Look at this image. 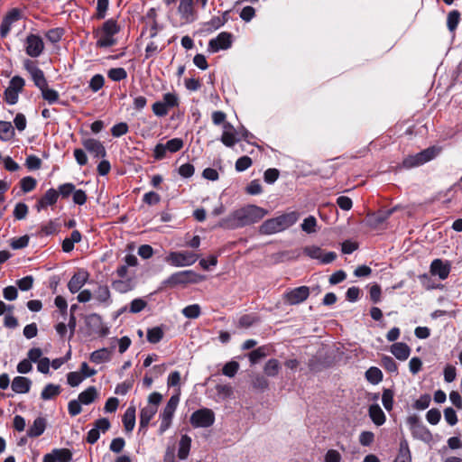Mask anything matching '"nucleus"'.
I'll list each match as a JSON object with an SVG mask.
<instances>
[{
	"label": "nucleus",
	"instance_id": "nucleus-47",
	"mask_svg": "<svg viewBox=\"0 0 462 462\" xmlns=\"http://www.w3.org/2000/svg\"><path fill=\"white\" fill-rule=\"evenodd\" d=\"M317 219L313 216L307 217L300 225L302 231L307 234H312L316 231Z\"/></svg>",
	"mask_w": 462,
	"mask_h": 462
},
{
	"label": "nucleus",
	"instance_id": "nucleus-55",
	"mask_svg": "<svg viewBox=\"0 0 462 462\" xmlns=\"http://www.w3.org/2000/svg\"><path fill=\"white\" fill-rule=\"evenodd\" d=\"M20 184L22 190L24 193H28L36 187L37 181L35 179L28 175L21 180Z\"/></svg>",
	"mask_w": 462,
	"mask_h": 462
},
{
	"label": "nucleus",
	"instance_id": "nucleus-21",
	"mask_svg": "<svg viewBox=\"0 0 462 462\" xmlns=\"http://www.w3.org/2000/svg\"><path fill=\"white\" fill-rule=\"evenodd\" d=\"M26 69L29 71L34 85L39 88H45L48 85L43 71L38 67L34 66L32 62L28 61L25 64Z\"/></svg>",
	"mask_w": 462,
	"mask_h": 462
},
{
	"label": "nucleus",
	"instance_id": "nucleus-27",
	"mask_svg": "<svg viewBox=\"0 0 462 462\" xmlns=\"http://www.w3.org/2000/svg\"><path fill=\"white\" fill-rule=\"evenodd\" d=\"M179 402H180L179 394L171 395V398L169 399V401L167 402V404L164 407L163 411L161 412L160 418H165V419L172 420V418L174 416V412L177 409Z\"/></svg>",
	"mask_w": 462,
	"mask_h": 462
},
{
	"label": "nucleus",
	"instance_id": "nucleus-34",
	"mask_svg": "<svg viewBox=\"0 0 462 462\" xmlns=\"http://www.w3.org/2000/svg\"><path fill=\"white\" fill-rule=\"evenodd\" d=\"M61 393V387L59 384L48 383L41 393V398L43 401H49L58 396Z\"/></svg>",
	"mask_w": 462,
	"mask_h": 462
},
{
	"label": "nucleus",
	"instance_id": "nucleus-9",
	"mask_svg": "<svg viewBox=\"0 0 462 462\" xmlns=\"http://www.w3.org/2000/svg\"><path fill=\"white\" fill-rule=\"evenodd\" d=\"M439 151L440 149L435 146L429 147L415 155L408 156L403 160L402 163L406 168L422 165L435 158L439 154Z\"/></svg>",
	"mask_w": 462,
	"mask_h": 462
},
{
	"label": "nucleus",
	"instance_id": "nucleus-45",
	"mask_svg": "<svg viewBox=\"0 0 462 462\" xmlns=\"http://www.w3.org/2000/svg\"><path fill=\"white\" fill-rule=\"evenodd\" d=\"M201 313V309L199 304L188 305L182 310V314L188 319H197Z\"/></svg>",
	"mask_w": 462,
	"mask_h": 462
},
{
	"label": "nucleus",
	"instance_id": "nucleus-31",
	"mask_svg": "<svg viewBox=\"0 0 462 462\" xmlns=\"http://www.w3.org/2000/svg\"><path fill=\"white\" fill-rule=\"evenodd\" d=\"M393 462H411V454L406 439L400 441L398 454Z\"/></svg>",
	"mask_w": 462,
	"mask_h": 462
},
{
	"label": "nucleus",
	"instance_id": "nucleus-32",
	"mask_svg": "<svg viewBox=\"0 0 462 462\" xmlns=\"http://www.w3.org/2000/svg\"><path fill=\"white\" fill-rule=\"evenodd\" d=\"M191 446V438L188 436L187 434H184L180 437V442H179V449H178V457L180 460H185L190 450Z\"/></svg>",
	"mask_w": 462,
	"mask_h": 462
},
{
	"label": "nucleus",
	"instance_id": "nucleus-35",
	"mask_svg": "<svg viewBox=\"0 0 462 462\" xmlns=\"http://www.w3.org/2000/svg\"><path fill=\"white\" fill-rule=\"evenodd\" d=\"M217 226L225 229H236L241 227L240 220L236 216V210L228 217L222 218L218 222Z\"/></svg>",
	"mask_w": 462,
	"mask_h": 462
},
{
	"label": "nucleus",
	"instance_id": "nucleus-16",
	"mask_svg": "<svg viewBox=\"0 0 462 462\" xmlns=\"http://www.w3.org/2000/svg\"><path fill=\"white\" fill-rule=\"evenodd\" d=\"M44 45L38 35L30 34L26 39V53L31 57H38L42 54Z\"/></svg>",
	"mask_w": 462,
	"mask_h": 462
},
{
	"label": "nucleus",
	"instance_id": "nucleus-63",
	"mask_svg": "<svg viewBox=\"0 0 462 462\" xmlns=\"http://www.w3.org/2000/svg\"><path fill=\"white\" fill-rule=\"evenodd\" d=\"M441 419L440 411L437 408L429 410L426 413V420L431 425H437Z\"/></svg>",
	"mask_w": 462,
	"mask_h": 462
},
{
	"label": "nucleus",
	"instance_id": "nucleus-17",
	"mask_svg": "<svg viewBox=\"0 0 462 462\" xmlns=\"http://www.w3.org/2000/svg\"><path fill=\"white\" fill-rule=\"evenodd\" d=\"M20 18L21 12L16 8L12 9L6 14L0 25V34L3 38L7 36L11 30L12 24L17 22Z\"/></svg>",
	"mask_w": 462,
	"mask_h": 462
},
{
	"label": "nucleus",
	"instance_id": "nucleus-52",
	"mask_svg": "<svg viewBox=\"0 0 462 462\" xmlns=\"http://www.w3.org/2000/svg\"><path fill=\"white\" fill-rule=\"evenodd\" d=\"M42 160L35 155H29L25 159V166L28 171H34L41 169Z\"/></svg>",
	"mask_w": 462,
	"mask_h": 462
},
{
	"label": "nucleus",
	"instance_id": "nucleus-10",
	"mask_svg": "<svg viewBox=\"0 0 462 462\" xmlns=\"http://www.w3.org/2000/svg\"><path fill=\"white\" fill-rule=\"evenodd\" d=\"M85 325L88 329V336L97 335L99 337H106L109 334V328L104 326L99 314L92 313L85 316Z\"/></svg>",
	"mask_w": 462,
	"mask_h": 462
},
{
	"label": "nucleus",
	"instance_id": "nucleus-19",
	"mask_svg": "<svg viewBox=\"0 0 462 462\" xmlns=\"http://www.w3.org/2000/svg\"><path fill=\"white\" fill-rule=\"evenodd\" d=\"M59 199V192L57 189L51 188L47 189L44 193V195L40 198L35 205V208L38 212L41 210L46 208L49 206H53L56 204L57 200Z\"/></svg>",
	"mask_w": 462,
	"mask_h": 462
},
{
	"label": "nucleus",
	"instance_id": "nucleus-8",
	"mask_svg": "<svg viewBox=\"0 0 462 462\" xmlns=\"http://www.w3.org/2000/svg\"><path fill=\"white\" fill-rule=\"evenodd\" d=\"M439 151L440 149L435 146L429 147L415 155L408 156L403 160L402 163L406 168L422 165L435 158L439 154Z\"/></svg>",
	"mask_w": 462,
	"mask_h": 462
},
{
	"label": "nucleus",
	"instance_id": "nucleus-2",
	"mask_svg": "<svg viewBox=\"0 0 462 462\" xmlns=\"http://www.w3.org/2000/svg\"><path fill=\"white\" fill-rule=\"evenodd\" d=\"M120 26L114 19L106 21L101 27L94 30L93 34L97 39L96 45L98 48H108L116 44V35L119 32Z\"/></svg>",
	"mask_w": 462,
	"mask_h": 462
},
{
	"label": "nucleus",
	"instance_id": "nucleus-14",
	"mask_svg": "<svg viewBox=\"0 0 462 462\" xmlns=\"http://www.w3.org/2000/svg\"><path fill=\"white\" fill-rule=\"evenodd\" d=\"M450 270V263L439 258L434 259L430 266L431 275L438 276L442 281L448 277Z\"/></svg>",
	"mask_w": 462,
	"mask_h": 462
},
{
	"label": "nucleus",
	"instance_id": "nucleus-28",
	"mask_svg": "<svg viewBox=\"0 0 462 462\" xmlns=\"http://www.w3.org/2000/svg\"><path fill=\"white\" fill-rule=\"evenodd\" d=\"M178 12L186 22L192 21L194 14L193 0H180Z\"/></svg>",
	"mask_w": 462,
	"mask_h": 462
},
{
	"label": "nucleus",
	"instance_id": "nucleus-61",
	"mask_svg": "<svg viewBox=\"0 0 462 462\" xmlns=\"http://www.w3.org/2000/svg\"><path fill=\"white\" fill-rule=\"evenodd\" d=\"M75 189V185L73 183H64L60 184L57 191L59 192V197L60 196L62 199H67L70 195H72L73 191Z\"/></svg>",
	"mask_w": 462,
	"mask_h": 462
},
{
	"label": "nucleus",
	"instance_id": "nucleus-50",
	"mask_svg": "<svg viewBox=\"0 0 462 462\" xmlns=\"http://www.w3.org/2000/svg\"><path fill=\"white\" fill-rule=\"evenodd\" d=\"M431 397L428 393H424L420 396L418 400L414 402L412 404L413 408L416 410L423 411L426 410L430 404Z\"/></svg>",
	"mask_w": 462,
	"mask_h": 462
},
{
	"label": "nucleus",
	"instance_id": "nucleus-58",
	"mask_svg": "<svg viewBox=\"0 0 462 462\" xmlns=\"http://www.w3.org/2000/svg\"><path fill=\"white\" fill-rule=\"evenodd\" d=\"M85 377L79 372H69L67 374V383L71 387L79 386Z\"/></svg>",
	"mask_w": 462,
	"mask_h": 462
},
{
	"label": "nucleus",
	"instance_id": "nucleus-60",
	"mask_svg": "<svg viewBox=\"0 0 462 462\" xmlns=\"http://www.w3.org/2000/svg\"><path fill=\"white\" fill-rule=\"evenodd\" d=\"M147 306V302L142 298L134 299L130 302L129 311L131 313H139Z\"/></svg>",
	"mask_w": 462,
	"mask_h": 462
},
{
	"label": "nucleus",
	"instance_id": "nucleus-48",
	"mask_svg": "<svg viewBox=\"0 0 462 462\" xmlns=\"http://www.w3.org/2000/svg\"><path fill=\"white\" fill-rule=\"evenodd\" d=\"M382 365L389 373H398V365L395 360L390 356H383L382 357Z\"/></svg>",
	"mask_w": 462,
	"mask_h": 462
},
{
	"label": "nucleus",
	"instance_id": "nucleus-11",
	"mask_svg": "<svg viewBox=\"0 0 462 462\" xmlns=\"http://www.w3.org/2000/svg\"><path fill=\"white\" fill-rule=\"evenodd\" d=\"M215 421L214 412L208 408L194 411L190 416V423L194 428H208Z\"/></svg>",
	"mask_w": 462,
	"mask_h": 462
},
{
	"label": "nucleus",
	"instance_id": "nucleus-51",
	"mask_svg": "<svg viewBox=\"0 0 462 462\" xmlns=\"http://www.w3.org/2000/svg\"><path fill=\"white\" fill-rule=\"evenodd\" d=\"M107 76L114 81H120L127 77V73L124 68H114L108 70Z\"/></svg>",
	"mask_w": 462,
	"mask_h": 462
},
{
	"label": "nucleus",
	"instance_id": "nucleus-43",
	"mask_svg": "<svg viewBox=\"0 0 462 462\" xmlns=\"http://www.w3.org/2000/svg\"><path fill=\"white\" fill-rule=\"evenodd\" d=\"M52 455L56 457L58 462H70L73 458V454L69 448H54Z\"/></svg>",
	"mask_w": 462,
	"mask_h": 462
},
{
	"label": "nucleus",
	"instance_id": "nucleus-53",
	"mask_svg": "<svg viewBox=\"0 0 462 462\" xmlns=\"http://www.w3.org/2000/svg\"><path fill=\"white\" fill-rule=\"evenodd\" d=\"M239 369V364L236 361H229L223 366L222 373L227 377H234Z\"/></svg>",
	"mask_w": 462,
	"mask_h": 462
},
{
	"label": "nucleus",
	"instance_id": "nucleus-54",
	"mask_svg": "<svg viewBox=\"0 0 462 462\" xmlns=\"http://www.w3.org/2000/svg\"><path fill=\"white\" fill-rule=\"evenodd\" d=\"M30 236L28 235L22 236L11 240L10 245L14 250L25 248L29 244Z\"/></svg>",
	"mask_w": 462,
	"mask_h": 462
},
{
	"label": "nucleus",
	"instance_id": "nucleus-44",
	"mask_svg": "<svg viewBox=\"0 0 462 462\" xmlns=\"http://www.w3.org/2000/svg\"><path fill=\"white\" fill-rule=\"evenodd\" d=\"M42 92V96L44 100L48 101L50 104H53L59 99V93L51 88H49L48 85L45 88L40 89Z\"/></svg>",
	"mask_w": 462,
	"mask_h": 462
},
{
	"label": "nucleus",
	"instance_id": "nucleus-62",
	"mask_svg": "<svg viewBox=\"0 0 462 462\" xmlns=\"http://www.w3.org/2000/svg\"><path fill=\"white\" fill-rule=\"evenodd\" d=\"M370 300L374 304L381 301L382 290L378 283H374L369 288Z\"/></svg>",
	"mask_w": 462,
	"mask_h": 462
},
{
	"label": "nucleus",
	"instance_id": "nucleus-3",
	"mask_svg": "<svg viewBox=\"0 0 462 462\" xmlns=\"http://www.w3.org/2000/svg\"><path fill=\"white\" fill-rule=\"evenodd\" d=\"M201 279L202 276L192 270L180 271L172 273L167 279L163 280L158 290H162L164 287L168 286L175 287L181 284L197 283Z\"/></svg>",
	"mask_w": 462,
	"mask_h": 462
},
{
	"label": "nucleus",
	"instance_id": "nucleus-59",
	"mask_svg": "<svg viewBox=\"0 0 462 462\" xmlns=\"http://www.w3.org/2000/svg\"><path fill=\"white\" fill-rule=\"evenodd\" d=\"M34 279L32 275H27L16 281V285L22 291H27L32 289Z\"/></svg>",
	"mask_w": 462,
	"mask_h": 462
},
{
	"label": "nucleus",
	"instance_id": "nucleus-22",
	"mask_svg": "<svg viewBox=\"0 0 462 462\" xmlns=\"http://www.w3.org/2000/svg\"><path fill=\"white\" fill-rule=\"evenodd\" d=\"M157 412L156 407L146 406L140 411L139 415V431H146V429Z\"/></svg>",
	"mask_w": 462,
	"mask_h": 462
},
{
	"label": "nucleus",
	"instance_id": "nucleus-46",
	"mask_svg": "<svg viewBox=\"0 0 462 462\" xmlns=\"http://www.w3.org/2000/svg\"><path fill=\"white\" fill-rule=\"evenodd\" d=\"M237 132H226L222 133L221 142L226 147H233L237 142H239V138H237Z\"/></svg>",
	"mask_w": 462,
	"mask_h": 462
},
{
	"label": "nucleus",
	"instance_id": "nucleus-57",
	"mask_svg": "<svg viewBox=\"0 0 462 462\" xmlns=\"http://www.w3.org/2000/svg\"><path fill=\"white\" fill-rule=\"evenodd\" d=\"M303 253L311 259L320 260L323 251L318 245H309L303 248Z\"/></svg>",
	"mask_w": 462,
	"mask_h": 462
},
{
	"label": "nucleus",
	"instance_id": "nucleus-40",
	"mask_svg": "<svg viewBox=\"0 0 462 462\" xmlns=\"http://www.w3.org/2000/svg\"><path fill=\"white\" fill-rule=\"evenodd\" d=\"M14 136V129L10 122L0 121V139L9 141Z\"/></svg>",
	"mask_w": 462,
	"mask_h": 462
},
{
	"label": "nucleus",
	"instance_id": "nucleus-7",
	"mask_svg": "<svg viewBox=\"0 0 462 462\" xmlns=\"http://www.w3.org/2000/svg\"><path fill=\"white\" fill-rule=\"evenodd\" d=\"M439 151L440 149L435 146L429 147L415 155L408 156L403 160L402 163L406 168L422 165L435 158L439 154Z\"/></svg>",
	"mask_w": 462,
	"mask_h": 462
},
{
	"label": "nucleus",
	"instance_id": "nucleus-64",
	"mask_svg": "<svg viewBox=\"0 0 462 462\" xmlns=\"http://www.w3.org/2000/svg\"><path fill=\"white\" fill-rule=\"evenodd\" d=\"M28 213V207L25 203L23 202H19L15 205L14 207V217L17 219V220H22L23 219L26 215Z\"/></svg>",
	"mask_w": 462,
	"mask_h": 462
},
{
	"label": "nucleus",
	"instance_id": "nucleus-5",
	"mask_svg": "<svg viewBox=\"0 0 462 462\" xmlns=\"http://www.w3.org/2000/svg\"><path fill=\"white\" fill-rule=\"evenodd\" d=\"M406 423L409 426L411 435L424 443L430 444L433 436L430 430L421 422L419 416L416 414L411 415L407 418Z\"/></svg>",
	"mask_w": 462,
	"mask_h": 462
},
{
	"label": "nucleus",
	"instance_id": "nucleus-39",
	"mask_svg": "<svg viewBox=\"0 0 462 462\" xmlns=\"http://www.w3.org/2000/svg\"><path fill=\"white\" fill-rule=\"evenodd\" d=\"M112 288L119 293H126L134 289L131 279L116 280L112 282Z\"/></svg>",
	"mask_w": 462,
	"mask_h": 462
},
{
	"label": "nucleus",
	"instance_id": "nucleus-13",
	"mask_svg": "<svg viewBox=\"0 0 462 462\" xmlns=\"http://www.w3.org/2000/svg\"><path fill=\"white\" fill-rule=\"evenodd\" d=\"M232 45V34L226 32H220L216 38L208 42V50L211 52H217L220 50H226Z\"/></svg>",
	"mask_w": 462,
	"mask_h": 462
},
{
	"label": "nucleus",
	"instance_id": "nucleus-6",
	"mask_svg": "<svg viewBox=\"0 0 462 462\" xmlns=\"http://www.w3.org/2000/svg\"><path fill=\"white\" fill-rule=\"evenodd\" d=\"M197 260L198 254L190 251H173L165 257L166 263L174 267L190 266Z\"/></svg>",
	"mask_w": 462,
	"mask_h": 462
},
{
	"label": "nucleus",
	"instance_id": "nucleus-30",
	"mask_svg": "<svg viewBox=\"0 0 462 462\" xmlns=\"http://www.w3.org/2000/svg\"><path fill=\"white\" fill-rule=\"evenodd\" d=\"M135 412H136L135 407L134 405H130L126 409V411H125V413L123 415L122 421H123V424H124V427H125V430L126 432L133 431V430L135 426V420H136Z\"/></svg>",
	"mask_w": 462,
	"mask_h": 462
},
{
	"label": "nucleus",
	"instance_id": "nucleus-24",
	"mask_svg": "<svg viewBox=\"0 0 462 462\" xmlns=\"http://www.w3.org/2000/svg\"><path fill=\"white\" fill-rule=\"evenodd\" d=\"M391 353L401 361L408 359L411 355V347L403 342L393 343L390 347Z\"/></svg>",
	"mask_w": 462,
	"mask_h": 462
},
{
	"label": "nucleus",
	"instance_id": "nucleus-23",
	"mask_svg": "<svg viewBox=\"0 0 462 462\" xmlns=\"http://www.w3.org/2000/svg\"><path fill=\"white\" fill-rule=\"evenodd\" d=\"M32 386V381L28 377L15 376L11 383V388L15 393H27Z\"/></svg>",
	"mask_w": 462,
	"mask_h": 462
},
{
	"label": "nucleus",
	"instance_id": "nucleus-49",
	"mask_svg": "<svg viewBox=\"0 0 462 462\" xmlns=\"http://www.w3.org/2000/svg\"><path fill=\"white\" fill-rule=\"evenodd\" d=\"M266 356L265 346H259L249 354V360L252 365H255Z\"/></svg>",
	"mask_w": 462,
	"mask_h": 462
},
{
	"label": "nucleus",
	"instance_id": "nucleus-26",
	"mask_svg": "<svg viewBox=\"0 0 462 462\" xmlns=\"http://www.w3.org/2000/svg\"><path fill=\"white\" fill-rule=\"evenodd\" d=\"M368 414L372 421L376 426H382L386 420L383 411L377 403H373L369 406Z\"/></svg>",
	"mask_w": 462,
	"mask_h": 462
},
{
	"label": "nucleus",
	"instance_id": "nucleus-29",
	"mask_svg": "<svg viewBox=\"0 0 462 462\" xmlns=\"http://www.w3.org/2000/svg\"><path fill=\"white\" fill-rule=\"evenodd\" d=\"M46 429V420L43 417H37L32 425L27 430V436L37 438L43 434Z\"/></svg>",
	"mask_w": 462,
	"mask_h": 462
},
{
	"label": "nucleus",
	"instance_id": "nucleus-33",
	"mask_svg": "<svg viewBox=\"0 0 462 462\" xmlns=\"http://www.w3.org/2000/svg\"><path fill=\"white\" fill-rule=\"evenodd\" d=\"M97 397V392L95 386H89L85 391L81 392L78 396V401L83 405L92 403Z\"/></svg>",
	"mask_w": 462,
	"mask_h": 462
},
{
	"label": "nucleus",
	"instance_id": "nucleus-41",
	"mask_svg": "<svg viewBox=\"0 0 462 462\" xmlns=\"http://www.w3.org/2000/svg\"><path fill=\"white\" fill-rule=\"evenodd\" d=\"M394 391L390 388H384L382 393V403L387 411H391L393 407Z\"/></svg>",
	"mask_w": 462,
	"mask_h": 462
},
{
	"label": "nucleus",
	"instance_id": "nucleus-25",
	"mask_svg": "<svg viewBox=\"0 0 462 462\" xmlns=\"http://www.w3.org/2000/svg\"><path fill=\"white\" fill-rule=\"evenodd\" d=\"M93 295L94 299L105 307H108L112 302L110 291L106 285H99Z\"/></svg>",
	"mask_w": 462,
	"mask_h": 462
},
{
	"label": "nucleus",
	"instance_id": "nucleus-4",
	"mask_svg": "<svg viewBox=\"0 0 462 462\" xmlns=\"http://www.w3.org/2000/svg\"><path fill=\"white\" fill-rule=\"evenodd\" d=\"M266 214L267 210L255 205H249L236 210V216L240 220L241 227L260 221Z\"/></svg>",
	"mask_w": 462,
	"mask_h": 462
},
{
	"label": "nucleus",
	"instance_id": "nucleus-1",
	"mask_svg": "<svg viewBox=\"0 0 462 462\" xmlns=\"http://www.w3.org/2000/svg\"><path fill=\"white\" fill-rule=\"evenodd\" d=\"M297 220L298 214L296 212L284 213L263 221L259 227V232L262 235H273L291 227Z\"/></svg>",
	"mask_w": 462,
	"mask_h": 462
},
{
	"label": "nucleus",
	"instance_id": "nucleus-15",
	"mask_svg": "<svg viewBox=\"0 0 462 462\" xmlns=\"http://www.w3.org/2000/svg\"><path fill=\"white\" fill-rule=\"evenodd\" d=\"M88 273L83 269L75 273L68 282L69 291L74 294L80 291L88 279Z\"/></svg>",
	"mask_w": 462,
	"mask_h": 462
},
{
	"label": "nucleus",
	"instance_id": "nucleus-12",
	"mask_svg": "<svg viewBox=\"0 0 462 462\" xmlns=\"http://www.w3.org/2000/svg\"><path fill=\"white\" fill-rule=\"evenodd\" d=\"M310 295V288L308 286H300L288 291L284 293V299L290 305H297L308 299Z\"/></svg>",
	"mask_w": 462,
	"mask_h": 462
},
{
	"label": "nucleus",
	"instance_id": "nucleus-18",
	"mask_svg": "<svg viewBox=\"0 0 462 462\" xmlns=\"http://www.w3.org/2000/svg\"><path fill=\"white\" fill-rule=\"evenodd\" d=\"M393 209L379 210L374 213L367 214L365 217V225L376 228L383 224L392 215Z\"/></svg>",
	"mask_w": 462,
	"mask_h": 462
},
{
	"label": "nucleus",
	"instance_id": "nucleus-56",
	"mask_svg": "<svg viewBox=\"0 0 462 462\" xmlns=\"http://www.w3.org/2000/svg\"><path fill=\"white\" fill-rule=\"evenodd\" d=\"M459 18H460V14L457 10L451 11L448 14L447 25H448V28L449 29V31L453 32L457 27V24L459 23Z\"/></svg>",
	"mask_w": 462,
	"mask_h": 462
},
{
	"label": "nucleus",
	"instance_id": "nucleus-42",
	"mask_svg": "<svg viewBox=\"0 0 462 462\" xmlns=\"http://www.w3.org/2000/svg\"><path fill=\"white\" fill-rule=\"evenodd\" d=\"M163 330L162 327H153L152 328L147 329V340L152 344H156L160 342L163 337Z\"/></svg>",
	"mask_w": 462,
	"mask_h": 462
},
{
	"label": "nucleus",
	"instance_id": "nucleus-36",
	"mask_svg": "<svg viewBox=\"0 0 462 462\" xmlns=\"http://www.w3.org/2000/svg\"><path fill=\"white\" fill-rule=\"evenodd\" d=\"M89 360L95 364H102L110 360V352L107 348L103 347L90 354Z\"/></svg>",
	"mask_w": 462,
	"mask_h": 462
},
{
	"label": "nucleus",
	"instance_id": "nucleus-20",
	"mask_svg": "<svg viewBox=\"0 0 462 462\" xmlns=\"http://www.w3.org/2000/svg\"><path fill=\"white\" fill-rule=\"evenodd\" d=\"M82 144L86 151L95 157H104L106 155V149L102 143L94 138L84 139Z\"/></svg>",
	"mask_w": 462,
	"mask_h": 462
},
{
	"label": "nucleus",
	"instance_id": "nucleus-37",
	"mask_svg": "<svg viewBox=\"0 0 462 462\" xmlns=\"http://www.w3.org/2000/svg\"><path fill=\"white\" fill-rule=\"evenodd\" d=\"M383 377L382 371L376 366H371L365 371V379L372 384H378Z\"/></svg>",
	"mask_w": 462,
	"mask_h": 462
},
{
	"label": "nucleus",
	"instance_id": "nucleus-38",
	"mask_svg": "<svg viewBox=\"0 0 462 462\" xmlns=\"http://www.w3.org/2000/svg\"><path fill=\"white\" fill-rule=\"evenodd\" d=\"M280 369V362L275 358L269 359L263 366V372L269 377H275Z\"/></svg>",
	"mask_w": 462,
	"mask_h": 462
}]
</instances>
